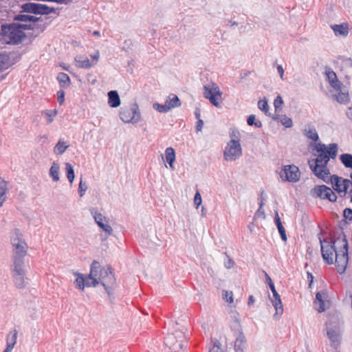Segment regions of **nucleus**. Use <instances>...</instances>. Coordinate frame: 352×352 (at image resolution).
<instances>
[{
    "label": "nucleus",
    "instance_id": "obj_21",
    "mask_svg": "<svg viewBox=\"0 0 352 352\" xmlns=\"http://www.w3.org/2000/svg\"><path fill=\"white\" fill-rule=\"evenodd\" d=\"M325 296L326 292L324 291L318 292L316 295L314 305L316 309L320 313L323 312L325 310L324 302L323 300V297Z\"/></svg>",
    "mask_w": 352,
    "mask_h": 352
},
{
    "label": "nucleus",
    "instance_id": "obj_27",
    "mask_svg": "<svg viewBox=\"0 0 352 352\" xmlns=\"http://www.w3.org/2000/svg\"><path fill=\"white\" fill-rule=\"evenodd\" d=\"M274 221H275V223L277 226V228H278V232L280 233V237L282 239L283 241H287V236H286V232H285V230L281 223V221H280V219L278 216V212H276V214H275V218H274Z\"/></svg>",
    "mask_w": 352,
    "mask_h": 352
},
{
    "label": "nucleus",
    "instance_id": "obj_60",
    "mask_svg": "<svg viewBox=\"0 0 352 352\" xmlns=\"http://www.w3.org/2000/svg\"><path fill=\"white\" fill-rule=\"evenodd\" d=\"M346 115L349 119H350L352 121V107L348 108Z\"/></svg>",
    "mask_w": 352,
    "mask_h": 352
},
{
    "label": "nucleus",
    "instance_id": "obj_28",
    "mask_svg": "<svg viewBox=\"0 0 352 352\" xmlns=\"http://www.w3.org/2000/svg\"><path fill=\"white\" fill-rule=\"evenodd\" d=\"M166 104L169 108V110L175 107H178L181 105L179 98L174 94H171L167 98L166 100Z\"/></svg>",
    "mask_w": 352,
    "mask_h": 352
},
{
    "label": "nucleus",
    "instance_id": "obj_8",
    "mask_svg": "<svg viewBox=\"0 0 352 352\" xmlns=\"http://www.w3.org/2000/svg\"><path fill=\"white\" fill-rule=\"evenodd\" d=\"M243 151L241 143L239 140H230L226 144L223 157L227 162H233L242 156Z\"/></svg>",
    "mask_w": 352,
    "mask_h": 352
},
{
    "label": "nucleus",
    "instance_id": "obj_31",
    "mask_svg": "<svg viewBox=\"0 0 352 352\" xmlns=\"http://www.w3.org/2000/svg\"><path fill=\"white\" fill-rule=\"evenodd\" d=\"M69 146L67 142L59 140L54 148V152L56 155H62Z\"/></svg>",
    "mask_w": 352,
    "mask_h": 352
},
{
    "label": "nucleus",
    "instance_id": "obj_17",
    "mask_svg": "<svg viewBox=\"0 0 352 352\" xmlns=\"http://www.w3.org/2000/svg\"><path fill=\"white\" fill-rule=\"evenodd\" d=\"M18 336V331L16 329H14L11 331L8 335L6 338V348L5 349V351L11 352L14 349L17 340Z\"/></svg>",
    "mask_w": 352,
    "mask_h": 352
},
{
    "label": "nucleus",
    "instance_id": "obj_38",
    "mask_svg": "<svg viewBox=\"0 0 352 352\" xmlns=\"http://www.w3.org/2000/svg\"><path fill=\"white\" fill-rule=\"evenodd\" d=\"M258 107L261 111H263L265 113H267L269 110V106L267 100L265 98L260 100L258 102Z\"/></svg>",
    "mask_w": 352,
    "mask_h": 352
},
{
    "label": "nucleus",
    "instance_id": "obj_57",
    "mask_svg": "<svg viewBox=\"0 0 352 352\" xmlns=\"http://www.w3.org/2000/svg\"><path fill=\"white\" fill-rule=\"evenodd\" d=\"M72 0H45V1L56 2L58 3L68 4L72 2Z\"/></svg>",
    "mask_w": 352,
    "mask_h": 352
},
{
    "label": "nucleus",
    "instance_id": "obj_15",
    "mask_svg": "<svg viewBox=\"0 0 352 352\" xmlns=\"http://www.w3.org/2000/svg\"><path fill=\"white\" fill-rule=\"evenodd\" d=\"M24 265H13L14 281L18 288H23L25 286Z\"/></svg>",
    "mask_w": 352,
    "mask_h": 352
},
{
    "label": "nucleus",
    "instance_id": "obj_2",
    "mask_svg": "<svg viewBox=\"0 0 352 352\" xmlns=\"http://www.w3.org/2000/svg\"><path fill=\"white\" fill-rule=\"evenodd\" d=\"M10 243L12 246L13 265L25 264L24 258L27 255L28 246L19 229L14 228L11 232Z\"/></svg>",
    "mask_w": 352,
    "mask_h": 352
},
{
    "label": "nucleus",
    "instance_id": "obj_26",
    "mask_svg": "<svg viewBox=\"0 0 352 352\" xmlns=\"http://www.w3.org/2000/svg\"><path fill=\"white\" fill-rule=\"evenodd\" d=\"M57 80L61 88H67L71 84V80L69 76L63 72H60L57 76Z\"/></svg>",
    "mask_w": 352,
    "mask_h": 352
},
{
    "label": "nucleus",
    "instance_id": "obj_49",
    "mask_svg": "<svg viewBox=\"0 0 352 352\" xmlns=\"http://www.w3.org/2000/svg\"><path fill=\"white\" fill-rule=\"evenodd\" d=\"M8 63L5 56H0V72L7 69Z\"/></svg>",
    "mask_w": 352,
    "mask_h": 352
},
{
    "label": "nucleus",
    "instance_id": "obj_10",
    "mask_svg": "<svg viewBox=\"0 0 352 352\" xmlns=\"http://www.w3.org/2000/svg\"><path fill=\"white\" fill-rule=\"evenodd\" d=\"M320 241L323 259L327 264H333V255L334 254H336V250L340 248V243H337V239L333 241V245L327 239L323 241L320 239Z\"/></svg>",
    "mask_w": 352,
    "mask_h": 352
},
{
    "label": "nucleus",
    "instance_id": "obj_56",
    "mask_svg": "<svg viewBox=\"0 0 352 352\" xmlns=\"http://www.w3.org/2000/svg\"><path fill=\"white\" fill-rule=\"evenodd\" d=\"M234 262L233 261V260L231 259L229 256H228V261L225 262V267L227 269H231L232 267H234Z\"/></svg>",
    "mask_w": 352,
    "mask_h": 352
},
{
    "label": "nucleus",
    "instance_id": "obj_13",
    "mask_svg": "<svg viewBox=\"0 0 352 352\" xmlns=\"http://www.w3.org/2000/svg\"><path fill=\"white\" fill-rule=\"evenodd\" d=\"M185 336L181 331H175V333L168 335L165 338V344L175 352H179L183 347V339Z\"/></svg>",
    "mask_w": 352,
    "mask_h": 352
},
{
    "label": "nucleus",
    "instance_id": "obj_12",
    "mask_svg": "<svg viewBox=\"0 0 352 352\" xmlns=\"http://www.w3.org/2000/svg\"><path fill=\"white\" fill-rule=\"evenodd\" d=\"M311 195L314 197L320 198L322 199H327L331 202H336L337 196L333 190L325 185L316 186L311 190Z\"/></svg>",
    "mask_w": 352,
    "mask_h": 352
},
{
    "label": "nucleus",
    "instance_id": "obj_30",
    "mask_svg": "<svg viewBox=\"0 0 352 352\" xmlns=\"http://www.w3.org/2000/svg\"><path fill=\"white\" fill-rule=\"evenodd\" d=\"M41 17H36L28 14H18L14 16V20L23 22L36 23L40 20Z\"/></svg>",
    "mask_w": 352,
    "mask_h": 352
},
{
    "label": "nucleus",
    "instance_id": "obj_36",
    "mask_svg": "<svg viewBox=\"0 0 352 352\" xmlns=\"http://www.w3.org/2000/svg\"><path fill=\"white\" fill-rule=\"evenodd\" d=\"M271 302L276 309V314H282L283 312V304L281 302V299L280 298H276V299H271Z\"/></svg>",
    "mask_w": 352,
    "mask_h": 352
},
{
    "label": "nucleus",
    "instance_id": "obj_11",
    "mask_svg": "<svg viewBox=\"0 0 352 352\" xmlns=\"http://www.w3.org/2000/svg\"><path fill=\"white\" fill-rule=\"evenodd\" d=\"M328 183H331L333 189L339 194L340 197H344L347 193V190L351 184V180L344 179L336 175H329Z\"/></svg>",
    "mask_w": 352,
    "mask_h": 352
},
{
    "label": "nucleus",
    "instance_id": "obj_51",
    "mask_svg": "<svg viewBox=\"0 0 352 352\" xmlns=\"http://www.w3.org/2000/svg\"><path fill=\"white\" fill-rule=\"evenodd\" d=\"M343 216L349 221L352 220V209L346 208L343 211Z\"/></svg>",
    "mask_w": 352,
    "mask_h": 352
},
{
    "label": "nucleus",
    "instance_id": "obj_55",
    "mask_svg": "<svg viewBox=\"0 0 352 352\" xmlns=\"http://www.w3.org/2000/svg\"><path fill=\"white\" fill-rule=\"evenodd\" d=\"M209 352H222L221 349L220 348V343L216 342L213 346L210 349Z\"/></svg>",
    "mask_w": 352,
    "mask_h": 352
},
{
    "label": "nucleus",
    "instance_id": "obj_5",
    "mask_svg": "<svg viewBox=\"0 0 352 352\" xmlns=\"http://www.w3.org/2000/svg\"><path fill=\"white\" fill-rule=\"evenodd\" d=\"M337 243H340V248L336 250L335 263L338 272L342 274L346 270L349 261L348 241L342 232L337 238Z\"/></svg>",
    "mask_w": 352,
    "mask_h": 352
},
{
    "label": "nucleus",
    "instance_id": "obj_16",
    "mask_svg": "<svg viewBox=\"0 0 352 352\" xmlns=\"http://www.w3.org/2000/svg\"><path fill=\"white\" fill-rule=\"evenodd\" d=\"M22 10L24 12L35 14H44V5L35 3H26L22 5Z\"/></svg>",
    "mask_w": 352,
    "mask_h": 352
},
{
    "label": "nucleus",
    "instance_id": "obj_32",
    "mask_svg": "<svg viewBox=\"0 0 352 352\" xmlns=\"http://www.w3.org/2000/svg\"><path fill=\"white\" fill-rule=\"evenodd\" d=\"M59 165L54 162L49 172L50 176L52 178L54 182H58L59 180Z\"/></svg>",
    "mask_w": 352,
    "mask_h": 352
},
{
    "label": "nucleus",
    "instance_id": "obj_62",
    "mask_svg": "<svg viewBox=\"0 0 352 352\" xmlns=\"http://www.w3.org/2000/svg\"><path fill=\"white\" fill-rule=\"evenodd\" d=\"M254 302V298L253 296H250L248 298V305H251Z\"/></svg>",
    "mask_w": 352,
    "mask_h": 352
},
{
    "label": "nucleus",
    "instance_id": "obj_23",
    "mask_svg": "<svg viewBox=\"0 0 352 352\" xmlns=\"http://www.w3.org/2000/svg\"><path fill=\"white\" fill-rule=\"evenodd\" d=\"M336 36H346L349 34V26L347 23L333 25L331 26Z\"/></svg>",
    "mask_w": 352,
    "mask_h": 352
},
{
    "label": "nucleus",
    "instance_id": "obj_37",
    "mask_svg": "<svg viewBox=\"0 0 352 352\" xmlns=\"http://www.w3.org/2000/svg\"><path fill=\"white\" fill-rule=\"evenodd\" d=\"M336 100L341 104H346L349 101V94L343 92L338 93L336 96Z\"/></svg>",
    "mask_w": 352,
    "mask_h": 352
},
{
    "label": "nucleus",
    "instance_id": "obj_22",
    "mask_svg": "<svg viewBox=\"0 0 352 352\" xmlns=\"http://www.w3.org/2000/svg\"><path fill=\"white\" fill-rule=\"evenodd\" d=\"M108 104L116 108L120 105V98L117 91H110L108 92Z\"/></svg>",
    "mask_w": 352,
    "mask_h": 352
},
{
    "label": "nucleus",
    "instance_id": "obj_18",
    "mask_svg": "<svg viewBox=\"0 0 352 352\" xmlns=\"http://www.w3.org/2000/svg\"><path fill=\"white\" fill-rule=\"evenodd\" d=\"M327 336L331 341V346L336 349L339 346L341 340L340 331L336 329H328Z\"/></svg>",
    "mask_w": 352,
    "mask_h": 352
},
{
    "label": "nucleus",
    "instance_id": "obj_24",
    "mask_svg": "<svg viewBox=\"0 0 352 352\" xmlns=\"http://www.w3.org/2000/svg\"><path fill=\"white\" fill-rule=\"evenodd\" d=\"M304 135L309 140L317 142L319 140L318 133L314 126L309 125L303 131Z\"/></svg>",
    "mask_w": 352,
    "mask_h": 352
},
{
    "label": "nucleus",
    "instance_id": "obj_34",
    "mask_svg": "<svg viewBox=\"0 0 352 352\" xmlns=\"http://www.w3.org/2000/svg\"><path fill=\"white\" fill-rule=\"evenodd\" d=\"M65 170L67 173V177L69 182L72 184L74 182L75 175L73 166L69 163L65 164Z\"/></svg>",
    "mask_w": 352,
    "mask_h": 352
},
{
    "label": "nucleus",
    "instance_id": "obj_48",
    "mask_svg": "<svg viewBox=\"0 0 352 352\" xmlns=\"http://www.w3.org/2000/svg\"><path fill=\"white\" fill-rule=\"evenodd\" d=\"M201 196L199 191H197L194 197V204L196 208H198L199 206L201 204Z\"/></svg>",
    "mask_w": 352,
    "mask_h": 352
},
{
    "label": "nucleus",
    "instance_id": "obj_41",
    "mask_svg": "<svg viewBox=\"0 0 352 352\" xmlns=\"http://www.w3.org/2000/svg\"><path fill=\"white\" fill-rule=\"evenodd\" d=\"M247 122L248 124V125L250 126H252V125H255V126L256 127H261L262 126V123L261 121L258 120V121H255V116L254 115H250L248 120H247Z\"/></svg>",
    "mask_w": 352,
    "mask_h": 352
},
{
    "label": "nucleus",
    "instance_id": "obj_45",
    "mask_svg": "<svg viewBox=\"0 0 352 352\" xmlns=\"http://www.w3.org/2000/svg\"><path fill=\"white\" fill-rule=\"evenodd\" d=\"M104 232H105L108 236L111 235L113 232L112 228L107 223H105V222L100 223V226H98Z\"/></svg>",
    "mask_w": 352,
    "mask_h": 352
},
{
    "label": "nucleus",
    "instance_id": "obj_29",
    "mask_svg": "<svg viewBox=\"0 0 352 352\" xmlns=\"http://www.w3.org/2000/svg\"><path fill=\"white\" fill-rule=\"evenodd\" d=\"M90 212L98 226H100V224L102 223L103 222L104 223L107 222L106 217L102 214H101L100 212H98L97 208H91Z\"/></svg>",
    "mask_w": 352,
    "mask_h": 352
},
{
    "label": "nucleus",
    "instance_id": "obj_9",
    "mask_svg": "<svg viewBox=\"0 0 352 352\" xmlns=\"http://www.w3.org/2000/svg\"><path fill=\"white\" fill-rule=\"evenodd\" d=\"M204 96L215 107H219L222 102L221 92L218 85L209 82L204 86Z\"/></svg>",
    "mask_w": 352,
    "mask_h": 352
},
{
    "label": "nucleus",
    "instance_id": "obj_25",
    "mask_svg": "<svg viewBox=\"0 0 352 352\" xmlns=\"http://www.w3.org/2000/svg\"><path fill=\"white\" fill-rule=\"evenodd\" d=\"M166 161L169 164L171 169H174L173 162L175 160V150L172 147H168L165 150Z\"/></svg>",
    "mask_w": 352,
    "mask_h": 352
},
{
    "label": "nucleus",
    "instance_id": "obj_58",
    "mask_svg": "<svg viewBox=\"0 0 352 352\" xmlns=\"http://www.w3.org/2000/svg\"><path fill=\"white\" fill-rule=\"evenodd\" d=\"M203 125H204L203 120H199L197 123V126H196L197 131H201V129H202Z\"/></svg>",
    "mask_w": 352,
    "mask_h": 352
},
{
    "label": "nucleus",
    "instance_id": "obj_7",
    "mask_svg": "<svg viewBox=\"0 0 352 352\" xmlns=\"http://www.w3.org/2000/svg\"><path fill=\"white\" fill-rule=\"evenodd\" d=\"M98 285L102 284L109 295L112 293V289L116 283V278L109 266H105L98 269L97 275Z\"/></svg>",
    "mask_w": 352,
    "mask_h": 352
},
{
    "label": "nucleus",
    "instance_id": "obj_59",
    "mask_svg": "<svg viewBox=\"0 0 352 352\" xmlns=\"http://www.w3.org/2000/svg\"><path fill=\"white\" fill-rule=\"evenodd\" d=\"M277 70L281 79H283L284 69L281 65L277 66Z\"/></svg>",
    "mask_w": 352,
    "mask_h": 352
},
{
    "label": "nucleus",
    "instance_id": "obj_47",
    "mask_svg": "<svg viewBox=\"0 0 352 352\" xmlns=\"http://www.w3.org/2000/svg\"><path fill=\"white\" fill-rule=\"evenodd\" d=\"M87 189V186L86 184L83 183L82 180L81 179L78 186V194L80 197H82L85 195Z\"/></svg>",
    "mask_w": 352,
    "mask_h": 352
},
{
    "label": "nucleus",
    "instance_id": "obj_64",
    "mask_svg": "<svg viewBox=\"0 0 352 352\" xmlns=\"http://www.w3.org/2000/svg\"><path fill=\"white\" fill-rule=\"evenodd\" d=\"M351 186V188L350 189L349 192V196L350 197V201L352 203V185Z\"/></svg>",
    "mask_w": 352,
    "mask_h": 352
},
{
    "label": "nucleus",
    "instance_id": "obj_46",
    "mask_svg": "<svg viewBox=\"0 0 352 352\" xmlns=\"http://www.w3.org/2000/svg\"><path fill=\"white\" fill-rule=\"evenodd\" d=\"M51 14H54V17L58 16L59 14L58 10L45 6V16Z\"/></svg>",
    "mask_w": 352,
    "mask_h": 352
},
{
    "label": "nucleus",
    "instance_id": "obj_53",
    "mask_svg": "<svg viewBox=\"0 0 352 352\" xmlns=\"http://www.w3.org/2000/svg\"><path fill=\"white\" fill-rule=\"evenodd\" d=\"M230 136L231 140L234 139V140H239L240 141V133L239 131H237L236 129L232 130V131L230 133Z\"/></svg>",
    "mask_w": 352,
    "mask_h": 352
},
{
    "label": "nucleus",
    "instance_id": "obj_61",
    "mask_svg": "<svg viewBox=\"0 0 352 352\" xmlns=\"http://www.w3.org/2000/svg\"><path fill=\"white\" fill-rule=\"evenodd\" d=\"M265 273V278H266V280L269 285V286L270 285V284L272 283H274L272 282V280L271 279V278L270 277V276L267 274V273L266 272H263Z\"/></svg>",
    "mask_w": 352,
    "mask_h": 352
},
{
    "label": "nucleus",
    "instance_id": "obj_39",
    "mask_svg": "<svg viewBox=\"0 0 352 352\" xmlns=\"http://www.w3.org/2000/svg\"><path fill=\"white\" fill-rule=\"evenodd\" d=\"M57 113L58 111L56 109L49 110L45 112L47 123H51L53 121L54 118L56 116Z\"/></svg>",
    "mask_w": 352,
    "mask_h": 352
},
{
    "label": "nucleus",
    "instance_id": "obj_3",
    "mask_svg": "<svg viewBox=\"0 0 352 352\" xmlns=\"http://www.w3.org/2000/svg\"><path fill=\"white\" fill-rule=\"evenodd\" d=\"M34 27L27 24L11 23L1 25V32L8 44H18L25 37L23 30H32Z\"/></svg>",
    "mask_w": 352,
    "mask_h": 352
},
{
    "label": "nucleus",
    "instance_id": "obj_33",
    "mask_svg": "<svg viewBox=\"0 0 352 352\" xmlns=\"http://www.w3.org/2000/svg\"><path fill=\"white\" fill-rule=\"evenodd\" d=\"M340 160L347 168H352V155L349 153L342 154Z\"/></svg>",
    "mask_w": 352,
    "mask_h": 352
},
{
    "label": "nucleus",
    "instance_id": "obj_42",
    "mask_svg": "<svg viewBox=\"0 0 352 352\" xmlns=\"http://www.w3.org/2000/svg\"><path fill=\"white\" fill-rule=\"evenodd\" d=\"M243 336H240L236 340L234 345L235 352H243V349L240 347V345L243 343Z\"/></svg>",
    "mask_w": 352,
    "mask_h": 352
},
{
    "label": "nucleus",
    "instance_id": "obj_19",
    "mask_svg": "<svg viewBox=\"0 0 352 352\" xmlns=\"http://www.w3.org/2000/svg\"><path fill=\"white\" fill-rule=\"evenodd\" d=\"M326 76L331 86L336 91H340L341 89V83L338 80L336 74L332 70H328L326 72Z\"/></svg>",
    "mask_w": 352,
    "mask_h": 352
},
{
    "label": "nucleus",
    "instance_id": "obj_1",
    "mask_svg": "<svg viewBox=\"0 0 352 352\" xmlns=\"http://www.w3.org/2000/svg\"><path fill=\"white\" fill-rule=\"evenodd\" d=\"M316 151L319 154L316 159L309 160V167L317 177L328 183L330 172L327 164L330 157L333 159L336 157L338 146L336 144H330L327 147L325 144H319L316 146Z\"/></svg>",
    "mask_w": 352,
    "mask_h": 352
},
{
    "label": "nucleus",
    "instance_id": "obj_54",
    "mask_svg": "<svg viewBox=\"0 0 352 352\" xmlns=\"http://www.w3.org/2000/svg\"><path fill=\"white\" fill-rule=\"evenodd\" d=\"M91 58L94 63L93 65H96L99 60L100 58V52L98 50L96 51L93 54L91 55Z\"/></svg>",
    "mask_w": 352,
    "mask_h": 352
},
{
    "label": "nucleus",
    "instance_id": "obj_43",
    "mask_svg": "<svg viewBox=\"0 0 352 352\" xmlns=\"http://www.w3.org/2000/svg\"><path fill=\"white\" fill-rule=\"evenodd\" d=\"M283 104V100L280 96H277L274 101V106L275 108V111H278V109H281V106Z\"/></svg>",
    "mask_w": 352,
    "mask_h": 352
},
{
    "label": "nucleus",
    "instance_id": "obj_63",
    "mask_svg": "<svg viewBox=\"0 0 352 352\" xmlns=\"http://www.w3.org/2000/svg\"><path fill=\"white\" fill-rule=\"evenodd\" d=\"M195 114L196 118L198 119V120H201L200 119V111H199V109H197L195 112Z\"/></svg>",
    "mask_w": 352,
    "mask_h": 352
},
{
    "label": "nucleus",
    "instance_id": "obj_4",
    "mask_svg": "<svg viewBox=\"0 0 352 352\" xmlns=\"http://www.w3.org/2000/svg\"><path fill=\"white\" fill-rule=\"evenodd\" d=\"M99 268L100 263L94 261L91 265L90 272L87 276L85 277L83 274L79 272H72V274L76 276L74 283L76 288L84 291L85 287H96L98 285L97 275Z\"/></svg>",
    "mask_w": 352,
    "mask_h": 352
},
{
    "label": "nucleus",
    "instance_id": "obj_20",
    "mask_svg": "<svg viewBox=\"0 0 352 352\" xmlns=\"http://www.w3.org/2000/svg\"><path fill=\"white\" fill-rule=\"evenodd\" d=\"M76 67L83 69H90L93 64L89 61V58L85 56L78 55L74 58Z\"/></svg>",
    "mask_w": 352,
    "mask_h": 352
},
{
    "label": "nucleus",
    "instance_id": "obj_40",
    "mask_svg": "<svg viewBox=\"0 0 352 352\" xmlns=\"http://www.w3.org/2000/svg\"><path fill=\"white\" fill-rule=\"evenodd\" d=\"M153 109L160 113H166L170 111L166 103L164 104L155 103L153 104Z\"/></svg>",
    "mask_w": 352,
    "mask_h": 352
},
{
    "label": "nucleus",
    "instance_id": "obj_52",
    "mask_svg": "<svg viewBox=\"0 0 352 352\" xmlns=\"http://www.w3.org/2000/svg\"><path fill=\"white\" fill-rule=\"evenodd\" d=\"M263 206V202L261 201L260 203L259 208L255 213V217H262L263 218L265 217L264 210L262 208Z\"/></svg>",
    "mask_w": 352,
    "mask_h": 352
},
{
    "label": "nucleus",
    "instance_id": "obj_44",
    "mask_svg": "<svg viewBox=\"0 0 352 352\" xmlns=\"http://www.w3.org/2000/svg\"><path fill=\"white\" fill-rule=\"evenodd\" d=\"M7 182L0 178V196H5L7 192Z\"/></svg>",
    "mask_w": 352,
    "mask_h": 352
},
{
    "label": "nucleus",
    "instance_id": "obj_14",
    "mask_svg": "<svg viewBox=\"0 0 352 352\" xmlns=\"http://www.w3.org/2000/svg\"><path fill=\"white\" fill-rule=\"evenodd\" d=\"M280 177L283 181L296 182L300 179V173L296 166L287 165L280 171Z\"/></svg>",
    "mask_w": 352,
    "mask_h": 352
},
{
    "label": "nucleus",
    "instance_id": "obj_35",
    "mask_svg": "<svg viewBox=\"0 0 352 352\" xmlns=\"http://www.w3.org/2000/svg\"><path fill=\"white\" fill-rule=\"evenodd\" d=\"M274 119L278 120V121L287 128H290L293 125L292 120L286 116H280L279 118H275Z\"/></svg>",
    "mask_w": 352,
    "mask_h": 352
},
{
    "label": "nucleus",
    "instance_id": "obj_50",
    "mask_svg": "<svg viewBox=\"0 0 352 352\" xmlns=\"http://www.w3.org/2000/svg\"><path fill=\"white\" fill-rule=\"evenodd\" d=\"M57 100L60 104H63L65 101V91L63 90H59L57 91Z\"/></svg>",
    "mask_w": 352,
    "mask_h": 352
},
{
    "label": "nucleus",
    "instance_id": "obj_6",
    "mask_svg": "<svg viewBox=\"0 0 352 352\" xmlns=\"http://www.w3.org/2000/svg\"><path fill=\"white\" fill-rule=\"evenodd\" d=\"M120 118L124 123L137 124L142 120L141 113L138 104L123 107L120 110Z\"/></svg>",
    "mask_w": 352,
    "mask_h": 352
}]
</instances>
